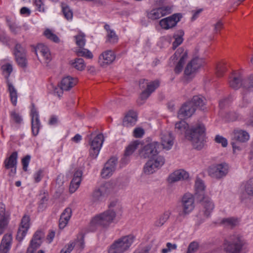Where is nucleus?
<instances>
[{
    "instance_id": "1",
    "label": "nucleus",
    "mask_w": 253,
    "mask_h": 253,
    "mask_svg": "<svg viewBox=\"0 0 253 253\" xmlns=\"http://www.w3.org/2000/svg\"><path fill=\"white\" fill-rule=\"evenodd\" d=\"M174 131L179 135L184 134L194 148L200 150L203 147L206 128L203 124L199 123L189 127L188 124L182 120L175 123Z\"/></svg>"
},
{
    "instance_id": "2",
    "label": "nucleus",
    "mask_w": 253,
    "mask_h": 253,
    "mask_svg": "<svg viewBox=\"0 0 253 253\" xmlns=\"http://www.w3.org/2000/svg\"><path fill=\"white\" fill-rule=\"evenodd\" d=\"M116 216V212L111 209L95 215L90 221L89 231L93 232L99 228H107L113 222Z\"/></svg>"
},
{
    "instance_id": "3",
    "label": "nucleus",
    "mask_w": 253,
    "mask_h": 253,
    "mask_svg": "<svg viewBox=\"0 0 253 253\" xmlns=\"http://www.w3.org/2000/svg\"><path fill=\"white\" fill-rule=\"evenodd\" d=\"M132 234L123 236L116 240L110 246L108 253H124L128 251L135 241Z\"/></svg>"
},
{
    "instance_id": "4",
    "label": "nucleus",
    "mask_w": 253,
    "mask_h": 253,
    "mask_svg": "<svg viewBox=\"0 0 253 253\" xmlns=\"http://www.w3.org/2000/svg\"><path fill=\"white\" fill-rule=\"evenodd\" d=\"M160 152V144L157 141H153L144 145L139 151V155L142 158L156 159Z\"/></svg>"
},
{
    "instance_id": "5",
    "label": "nucleus",
    "mask_w": 253,
    "mask_h": 253,
    "mask_svg": "<svg viewBox=\"0 0 253 253\" xmlns=\"http://www.w3.org/2000/svg\"><path fill=\"white\" fill-rule=\"evenodd\" d=\"M229 166L226 163L215 164L210 166L208 169L209 176L211 177L220 179L225 177L228 173Z\"/></svg>"
},
{
    "instance_id": "6",
    "label": "nucleus",
    "mask_w": 253,
    "mask_h": 253,
    "mask_svg": "<svg viewBox=\"0 0 253 253\" xmlns=\"http://www.w3.org/2000/svg\"><path fill=\"white\" fill-rule=\"evenodd\" d=\"M188 53L187 50H185L183 48L180 47L177 49L175 53L171 56L169 59V65L172 66L174 64L175 60L179 58V60L176 64L174 68L175 73H180L183 69V65L185 63V60L187 58Z\"/></svg>"
},
{
    "instance_id": "7",
    "label": "nucleus",
    "mask_w": 253,
    "mask_h": 253,
    "mask_svg": "<svg viewBox=\"0 0 253 253\" xmlns=\"http://www.w3.org/2000/svg\"><path fill=\"white\" fill-rule=\"evenodd\" d=\"M182 211H179V216H185L190 213L195 208V200L193 195L189 193L185 194L181 200Z\"/></svg>"
},
{
    "instance_id": "8",
    "label": "nucleus",
    "mask_w": 253,
    "mask_h": 253,
    "mask_svg": "<svg viewBox=\"0 0 253 253\" xmlns=\"http://www.w3.org/2000/svg\"><path fill=\"white\" fill-rule=\"evenodd\" d=\"M164 163L165 159L163 156L157 157L156 159H149L144 167V172L146 174L153 173L160 169Z\"/></svg>"
},
{
    "instance_id": "9",
    "label": "nucleus",
    "mask_w": 253,
    "mask_h": 253,
    "mask_svg": "<svg viewBox=\"0 0 253 253\" xmlns=\"http://www.w3.org/2000/svg\"><path fill=\"white\" fill-rule=\"evenodd\" d=\"M30 117L32 133L34 136H37L39 133L40 129L42 127V125L40 122L39 112L33 104L31 108Z\"/></svg>"
},
{
    "instance_id": "10",
    "label": "nucleus",
    "mask_w": 253,
    "mask_h": 253,
    "mask_svg": "<svg viewBox=\"0 0 253 253\" xmlns=\"http://www.w3.org/2000/svg\"><path fill=\"white\" fill-rule=\"evenodd\" d=\"M104 141V137L102 133L97 134L91 140L90 142V148L89 154L92 157L94 158H97L99 154Z\"/></svg>"
},
{
    "instance_id": "11",
    "label": "nucleus",
    "mask_w": 253,
    "mask_h": 253,
    "mask_svg": "<svg viewBox=\"0 0 253 253\" xmlns=\"http://www.w3.org/2000/svg\"><path fill=\"white\" fill-rule=\"evenodd\" d=\"M182 18L180 13H175L164 18L159 21V25L164 30H169L174 27Z\"/></svg>"
},
{
    "instance_id": "12",
    "label": "nucleus",
    "mask_w": 253,
    "mask_h": 253,
    "mask_svg": "<svg viewBox=\"0 0 253 253\" xmlns=\"http://www.w3.org/2000/svg\"><path fill=\"white\" fill-rule=\"evenodd\" d=\"M117 163L118 159L116 157H111L108 160L101 170L102 177L105 179L110 177L116 170Z\"/></svg>"
},
{
    "instance_id": "13",
    "label": "nucleus",
    "mask_w": 253,
    "mask_h": 253,
    "mask_svg": "<svg viewBox=\"0 0 253 253\" xmlns=\"http://www.w3.org/2000/svg\"><path fill=\"white\" fill-rule=\"evenodd\" d=\"M30 226V218L29 215H24L21 219L16 235L19 242L23 241L27 235Z\"/></svg>"
},
{
    "instance_id": "14",
    "label": "nucleus",
    "mask_w": 253,
    "mask_h": 253,
    "mask_svg": "<svg viewBox=\"0 0 253 253\" xmlns=\"http://www.w3.org/2000/svg\"><path fill=\"white\" fill-rule=\"evenodd\" d=\"M171 7L169 6H165L153 8L147 14L148 17L152 20H156L161 18L166 15L171 13Z\"/></svg>"
},
{
    "instance_id": "15",
    "label": "nucleus",
    "mask_w": 253,
    "mask_h": 253,
    "mask_svg": "<svg viewBox=\"0 0 253 253\" xmlns=\"http://www.w3.org/2000/svg\"><path fill=\"white\" fill-rule=\"evenodd\" d=\"M205 63L203 59L195 57L189 62L185 69V75L189 76L195 73Z\"/></svg>"
},
{
    "instance_id": "16",
    "label": "nucleus",
    "mask_w": 253,
    "mask_h": 253,
    "mask_svg": "<svg viewBox=\"0 0 253 253\" xmlns=\"http://www.w3.org/2000/svg\"><path fill=\"white\" fill-rule=\"evenodd\" d=\"M146 84L147 85L146 89L144 90L140 94V98L142 100L147 99L150 94L158 88L160 85L159 82L158 81H155L151 82H148L147 81L143 80L140 82V86L141 87H144L142 84Z\"/></svg>"
},
{
    "instance_id": "17",
    "label": "nucleus",
    "mask_w": 253,
    "mask_h": 253,
    "mask_svg": "<svg viewBox=\"0 0 253 253\" xmlns=\"http://www.w3.org/2000/svg\"><path fill=\"white\" fill-rule=\"evenodd\" d=\"M44 236V233L41 230L37 231L30 242V245L28 247L27 253H34L40 247L42 244V239Z\"/></svg>"
},
{
    "instance_id": "18",
    "label": "nucleus",
    "mask_w": 253,
    "mask_h": 253,
    "mask_svg": "<svg viewBox=\"0 0 253 253\" xmlns=\"http://www.w3.org/2000/svg\"><path fill=\"white\" fill-rule=\"evenodd\" d=\"M116 55L112 50L103 51L98 58V62L102 67H106L112 64L115 60Z\"/></svg>"
},
{
    "instance_id": "19",
    "label": "nucleus",
    "mask_w": 253,
    "mask_h": 253,
    "mask_svg": "<svg viewBox=\"0 0 253 253\" xmlns=\"http://www.w3.org/2000/svg\"><path fill=\"white\" fill-rule=\"evenodd\" d=\"M161 145L164 149L170 150L173 145L174 137L172 133L169 131H163L160 134Z\"/></svg>"
},
{
    "instance_id": "20",
    "label": "nucleus",
    "mask_w": 253,
    "mask_h": 253,
    "mask_svg": "<svg viewBox=\"0 0 253 253\" xmlns=\"http://www.w3.org/2000/svg\"><path fill=\"white\" fill-rule=\"evenodd\" d=\"M231 136L232 140L242 143L247 142L250 138L249 133L246 130L240 128L234 129Z\"/></svg>"
},
{
    "instance_id": "21",
    "label": "nucleus",
    "mask_w": 253,
    "mask_h": 253,
    "mask_svg": "<svg viewBox=\"0 0 253 253\" xmlns=\"http://www.w3.org/2000/svg\"><path fill=\"white\" fill-rule=\"evenodd\" d=\"M18 153L15 151L6 158L4 162L6 169H11V174L14 175L16 172V166L17 164Z\"/></svg>"
},
{
    "instance_id": "22",
    "label": "nucleus",
    "mask_w": 253,
    "mask_h": 253,
    "mask_svg": "<svg viewBox=\"0 0 253 253\" xmlns=\"http://www.w3.org/2000/svg\"><path fill=\"white\" fill-rule=\"evenodd\" d=\"M82 169H78L75 171L69 187V191L71 193H74L79 188L82 180Z\"/></svg>"
},
{
    "instance_id": "23",
    "label": "nucleus",
    "mask_w": 253,
    "mask_h": 253,
    "mask_svg": "<svg viewBox=\"0 0 253 253\" xmlns=\"http://www.w3.org/2000/svg\"><path fill=\"white\" fill-rule=\"evenodd\" d=\"M13 241L11 233L5 234L2 238L0 243V253H8Z\"/></svg>"
},
{
    "instance_id": "24",
    "label": "nucleus",
    "mask_w": 253,
    "mask_h": 253,
    "mask_svg": "<svg viewBox=\"0 0 253 253\" xmlns=\"http://www.w3.org/2000/svg\"><path fill=\"white\" fill-rule=\"evenodd\" d=\"M200 200L203 209L202 212L206 217H209L214 208V205L212 201L207 197L201 198Z\"/></svg>"
},
{
    "instance_id": "25",
    "label": "nucleus",
    "mask_w": 253,
    "mask_h": 253,
    "mask_svg": "<svg viewBox=\"0 0 253 253\" xmlns=\"http://www.w3.org/2000/svg\"><path fill=\"white\" fill-rule=\"evenodd\" d=\"M196 108L190 102L182 106L178 111L177 116L180 119H185L191 117L195 111Z\"/></svg>"
},
{
    "instance_id": "26",
    "label": "nucleus",
    "mask_w": 253,
    "mask_h": 253,
    "mask_svg": "<svg viewBox=\"0 0 253 253\" xmlns=\"http://www.w3.org/2000/svg\"><path fill=\"white\" fill-rule=\"evenodd\" d=\"M189 174L185 170L180 169L175 170L169 176L168 181L170 183H173L178 181L184 180L188 179Z\"/></svg>"
},
{
    "instance_id": "27",
    "label": "nucleus",
    "mask_w": 253,
    "mask_h": 253,
    "mask_svg": "<svg viewBox=\"0 0 253 253\" xmlns=\"http://www.w3.org/2000/svg\"><path fill=\"white\" fill-rule=\"evenodd\" d=\"M9 221V215L5 212L4 205L0 203V236L2 234Z\"/></svg>"
},
{
    "instance_id": "28",
    "label": "nucleus",
    "mask_w": 253,
    "mask_h": 253,
    "mask_svg": "<svg viewBox=\"0 0 253 253\" xmlns=\"http://www.w3.org/2000/svg\"><path fill=\"white\" fill-rule=\"evenodd\" d=\"M229 84L232 88L235 89H238L241 86H243V75L239 72L233 73L230 76Z\"/></svg>"
},
{
    "instance_id": "29",
    "label": "nucleus",
    "mask_w": 253,
    "mask_h": 253,
    "mask_svg": "<svg viewBox=\"0 0 253 253\" xmlns=\"http://www.w3.org/2000/svg\"><path fill=\"white\" fill-rule=\"evenodd\" d=\"M78 83V79L71 76H67L62 79L60 85L64 91H68Z\"/></svg>"
},
{
    "instance_id": "30",
    "label": "nucleus",
    "mask_w": 253,
    "mask_h": 253,
    "mask_svg": "<svg viewBox=\"0 0 253 253\" xmlns=\"http://www.w3.org/2000/svg\"><path fill=\"white\" fill-rule=\"evenodd\" d=\"M72 213V210L70 208H67L64 210L59 221V226L60 229H63L67 225Z\"/></svg>"
},
{
    "instance_id": "31",
    "label": "nucleus",
    "mask_w": 253,
    "mask_h": 253,
    "mask_svg": "<svg viewBox=\"0 0 253 253\" xmlns=\"http://www.w3.org/2000/svg\"><path fill=\"white\" fill-rule=\"evenodd\" d=\"M35 52L37 55L38 53H40L47 62H49L51 59V54L47 46L42 43L38 44L35 48Z\"/></svg>"
},
{
    "instance_id": "32",
    "label": "nucleus",
    "mask_w": 253,
    "mask_h": 253,
    "mask_svg": "<svg viewBox=\"0 0 253 253\" xmlns=\"http://www.w3.org/2000/svg\"><path fill=\"white\" fill-rule=\"evenodd\" d=\"M7 90L9 93V97L11 103L14 105L16 106L17 102V91L12 84L7 80L6 81Z\"/></svg>"
},
{
    "instance_id": "33",
    "label": "nucleus",
    "mask_w": 253,
    "mask_h": 253,
    "mask_svg": "<svg viewBox=\"0 0 253 253\" xmlns=\"http://www.w3.org/2000/svg\"><path fill=\"white\" fill-rule=\"evenodd\" d=\"M137 114L133 111H129L125 116L123 125L127 127L134 126L137 121Z\"/></svg>"
},
{
    "instance_id": "34",
    "label": "nucleus",
    "mask_w": 253,
    "mask_h": 253,
    "mask_svg": "<svg viewBox=\"0 0 253 253\" xmlns=\"http://www.w3.org/2000/svg\"><path fill=\"white\" fill-rule=\"evenodd\" d=\"M195 188L196 194L199 199L201 198L205 197V190L206 186L204 181L199 178H197L195 181Z\"/></svg>"
},
{
    "instance_id": "35",
    "label": "nucleus",
    "mask_w": 253,
    "mask_h": 253,
    "mask_svg": "<svg viewBox=\"0 0 253 253\" xmlns=\"http://www.w3.org/2000/svg\"><path fill=\"white\" fill-rule=\"evenodd\" d=\"M104 28L107 31L106 41L112 44L118 42L119 40L118 36L113 30L111 29L110 26L106 24L104 26Z\"/></svg>"
},
{
    "instance_id": "36",
    "label": "nucleus",
    "mask_w": 253,
    "mask_h": 253,
    "mask_svg": "<svg viewBox=\"0 0 253 253\" xmlns=\"http://www.w3.org/2000/svg\"><path fill=\"white\" fill-rule=\"evenodd\" d=\"M170 215V212L169 211H165L160 215L154 222V226L160 227L163 226L168 220Z\"/></svg>"
},
{
    "instance_id": "37",
    "label": "nucleus",
    "mask_w": 253,
    "mask_h": 253,
    "mask_svg": "<svg viewBox=\"0 0 253 253\" xmlns=\"http://www.w3.org/2000/svg\"><path fill=\"white\" fill-rule=\"evenodd\" d=\"M139 145V142L138 140H135L131 142L126 148L124 156L125 157H129L137 149Z\"/></svg>"
},
{
    "instance_id": "38",
    "label": "nucleus",
    "mask_w": 253,
    "mask_h": 253,
    "mask_svg": "<svg viewBox=\"0 0 253 253\" xmlns=\"http://www.w3.org/2000/svg\"><path fill=\"white\" fill-rule=\"evenodd\" d=\"M70 64L72 67L79 71H83L85 67V64L82 58H76L70 61Z\"/></svg>"
},
{
    "instance_id": "39",
    "label": "nucleus",
    "mask_w": 253,
    "mask_h": 253,
    "mask_svg": "<svg viewBox=\"0 0 253 253\" xmlns=\"http://www.w3.org/2000/svg\"><path fill=\"white\" fill-rule=\"evenodd\" d=\"M243 92L247 93L253 90V75H251L246 80L243 81Z\"/></svg>"
},
{
    "instance_id": "40",
    "label": "nucleus",
    "mask_w": 253,
    "mask_h": 253,
    "mask_svg": "<svg viewBox=\"0 0 253 253\" xmlns=\"http://www.w3.org/2000/svg\"><path fill=\"white\" fill-rule=\"evenodd\" d=\"M220 223L224 226L232 228L236 226L238 224L239 221L237 218L229 217L222 218Z\"/></svg>"
},
{
    "instance_id": "41",
    "label": "nucleus",
    "mask_w": 253,
    "mask_h": 253,
    "mask_svg": "<svg viewBox=\"0 0 253 253\" xmlns=\"http://www.w3.org/2000/svg\"><path fill=\"white\" fill-rule=\"evenodd\" d=\"M205 98L201 95H196L193 96L190 103H192L193 106L202 108L205 104Z\"/></svg>"
},
{
    "instance_id": "42",
    "label": "nucleus",
    "mask_w": 253,
    "mask_h": 253,
    "mask_svg": "<svg viewBox=\"0 0 253 253\" xmlns=\"http://www.w3.org/2000/svg\"><path fill=\"white\" fill-rule=\"evenodd\" d=\"M184 35V32L181 30H178L177 32V33L174 34V41L172 43V47L173 49H174L176 48L179 45H180L183 41V36Z\"/></svg>"
},
{
    "instance_id": "43",
    "label": "nucleus",
    "mask_w": 253,
    "mask_h": 253,
    "mask_svg": "<svg viewBox=\"0 0 253 253\" xmlns=\"http://www.w3.org/2000/svg\"><path fill=\"white\" fill-rule=\"evenodd\" d=\"M44 36L48 40L56 42L58 43L60 42L59 38L50 29H46L44 33Z\"/></svg>"
},
{
    "instance_id": "44",
    "label": "nucleus",
    "mask_w": 253,
    "mask_h": 253,
    "mask_svg": "<svg viewBox=\"0 0 253 253\" xmlns=\"http://www.w3.org/2000/svg\"><path fill=\"white\" fill-rule=\"evenodd\" d=\"M76 52L78 56H83L88 59H92L93 56L90 51L83 47H80L79 49L76 50Z\"/></svg>"
},
{
    "instance_id": "45",
    "label": "nucleus",
    "mask_w": 253,
    "mask_h": 253,
    "mask_svg": "<svg viewBox=\"0 0 253 253\" xmlns=\"http://www.w3.org/2000/svg\"><path fill=\"white\" fill-rule=\"evenodd\" d=\"M7 24L9 27V30L13 34H19L21 30V28L17 23L14 22H11L7 20Z\"/></svg>"
},
{
    "instance_id": "46",
    "label": "nucleus",
    "mask_w": 253,
    "mask_h": 253,
    "mask_svg": "<svg viewBox=\"0 0 253 253\" xmlns=\"http://www.w3.org/2000/svg\"><path fill=\"white\" fill-rule=\"evenodd\" d=\"M75 248L77 251H81L84 247V236L82 235H79L76 240L74 242Z\"/></svg>"
},
{
    "instance_id": "47",
    "label": "nucleus",
    "mask_w": 253,
    "mask_h": 253,
    "mask_svg": "<svg viewBox=\"0 0 253 253\" xmlns=\"http://www.w3.org/2000/svg\"><path fill=\"white\" fill-rule=\"evenodd\" d=\"M77 45L80 47H83L86 42L85 35L84 33H80L74 37Z\"/></svg>"
},
{
    "instance_id": "48",
    "label": "nucleus",
    "mask_w": 253,
    "mask_h": 253,
    "mask_svg": "<svg viewBox=\"0 0 253 253\" xmlns=\"http://www.w3.org/2000/svg\"><path fill=\"white\" fill-rule=\"evenodd\" d=\"M63 13L67 20H71L73 17V12L70 7L66 4L61 3Z\"/></svg>"
},
{
    "instance_id": "49",
    "label": "nucleus",
    "mask_w": 253,
    "mask_h": 253,
    "mask_svg": "<svg viewBox=\"0 0 253 253\" xmlns=\"http://www.w3.org/2000/svg\"><path fill=\"white\" fill-rule=\"evenodd\" d=\"M3 75L6 79V81L9 80L8 78L12 71V66L10 63H7L1 66Z\"/></svg>"
},
{
    "instance_id": "50",
    "label": "nucleus",
    "mask_w": 253,
    "mask_h": 253,
    "mask_svg": "<svg viewBox=\"0 0 253 253\" xmlns=\"http://www.w3.org/2000/svg\"><path fill=\"white\" fill-rule=\"evenodd\" d=\"M246 192L249 195H253V177L248 180L244 186Z\"/></svg>"
},
{
    "instance_id": "51",
    "label": "nucleus",
    "mask_w": 253,
    "mask_h": 253,
    "mask_svg": "<svg viewBox=\"0 0 253 253\" xmlns=\"http://www.w3.org/2000/svg\"><path fill=\"white\" fill-rule=\"evenodd\" d=\"M16 61L18 64L21 67H25L27 64V59L26 54H21L15 56Z\"/></svg>"
},
{
    "instance_id": "52",
    "label": "nucleus",
    "mask_w": 253,
    "mask_h": 253,
    "mask_svg": "<svg viewBox=\"0 0 253 253\" xmlns=\"http://www.w3.org/2000/svg\"><path fill=\"white\" fill-rule=\"evenodd\" d=\"M246 92H243V98L239 103V106L241 108L248 107L251 102V100L246 94Z\"/></svg>"
},
{
    "instance_id": "53",
    "label": "nucleus",
    "mask_w": 253,
    "mask_h": 253,
    "mask_svg": "<svg viewBox=\"0 0 253 253\" xmlns=\"http://www.w3.org/2000/svg\"><path fill=\"white\" fill-rule=\"evenodd\" d=\"M33 3L38 11L44 12L45 8L42 0H33Z\"/></svg>"
},
{
    "instance_id": "54",
    "label": "nucleus",
    "mask_w": 253,
    "mask_h": 253,
    "mask_svg": "<svg viewBox=\"0 0 253 253\" xmlns=\"http://www.w3.org/2000/svg\"><path fill=\"white\" fill-rule=\"evenodd\" d=\"M215 141L218 144H221L223 147H226L228 145L227 139L221 135H216L214 138Z\"/></svg>"
},
{
    "instance_id": "55",
    "label": "nucleus",
    "mask_w": 253,
    "mask_h": 253,
    "mask_svg": "<svg viewBox=\"0 0 253 253\" xmlns=\"http://www.w3.org/2000/svg\"><path fill=\"white\" fill-rule=\"evenodd\" d=\"M10 118L11 120L17 124H20L22 122V117L19 113H16L15 111H11L10 112Z\"/></svg>"
},
{
    "instance_id": "56",
    "label": "nucleus",
    "mask_w": 253,
    "mask_h": 253,
    "mask_svg": "<svg viewBox=\"0 0 253 253\" xmlns=\"http://www.w3.org/2000/svg\"><path fill=\"white\" fill-rule=\"evenodd\" d=\"M26 54V50L24 47L20 44L17 43L15 45L14 51V54L15 56Z\"/></svg>"
},
{
    "instance_id": "57",
    "label": "nucleus",
    "mask_w": 253,
    "mask_h": 253,
    "mask_svg": "<svg viewBox=\"0 0 253 253\" xmlns=\"http://www.w3.org/2000/svg\"><path fill=\"white\" fill-rule=\"evenodd\" d=\"M92 200L94 202H98L102 200V193L99 189L95 190L92 193Z\"/></svg>"
},
{
    "instance_id": "58",
    "label": "nucleus",
    "mask_w": 253,
    "mask_h": 253,
    "mask_svg": "<svg viewBox=\"0 0 253 253\" xmlns=\"http://www.w3.org/2000/svg\"><path fill=\"white\" fill-rule=\"evenodd\" d=\"M43 170L40 169L36 171L33 174L34 181L36 183H38L42 180L43 177Z\"/></svg>"
},
{
    "instance_id": "59",
    "label": "nucleus",
    "mask_w": 253,
    "mask_h": 253,
    "mask_svg": "<svg viewBox=\"0 0 253 253\" xmlns=\"http://www.w3.org/2000/svg\"><path fill=\"white\" fill-rule=\"evenodd\" d=\"M198 247V243L196 242L191 243L188 247L187 253H195L197 251Z\"/></svg>"
},
{
    "instance_id": "60",
    "label": "nucleus",
    "mask_w": 253,
    "mask_h": 253,
    "mask_svg": "<svg viewBox=\"0 0 253 253\" xmlns=\"http://www.w3.org/2000/svg\"><path fill=\"white\" fill-rule=\"evenodd\" d=\"M226 71V67L224 64L220 63L216 67V73L218 76H222L223 73Z\"/></svg>"
},
{
    "instance_id": "61",
    "label": "nucleus",
    "mask_w": 253,
    "mask_h": 253,
    "mask_svg": "<svg viewBox=\"0 0 253 253\" xmlns=\"http://www.w3.org/2000/svg\"><path fill=\"white\" fill-rule=\"evenodd\" d=\"M144 134V129L141 127H137L133 130V135L136 138H140Z\"/></svg>"
},
{
    "instance_id": "62",
    "label": "nucleus",
    "mask_w": 253,
    "mask_h": 253,
    "mask_svg": "<svg viewBox=\"0 0 253 253\" xmlns=\"http://www.w3.org/2000/svg\"><path fill=\"white\" fill-rule=\"evenodd\" d=\"M30 161V156L29 155L26 156L22 160V163L23 165V169L24 171H26L28 169V167Z\"/></svg>"
},
{
    "instance_id": "63",
    "label": "nucleus",
    "mask_w": 253,
    "mask_h": 253,
    "mask_svg": "<svg viewBox=\"0 0 253 253\" xmlns=\"http://www.w3.org/2000/svg\"><path fill=\"white\" fill-rule=\"evenodd\" d=\"M231 145L232 146L234 154H238L242 150V147L237 143L232 142Z\"/></svg>"
},
{
    "instance_id": "64",
    "label": "nucleus",
    "mask_w": 253,
    "mask_h": 253,
    "mask_svg": "<svg viewBox=\"0 0 253 253\" xmlns=\"http://www.w3.org/2000/svg\"><path fill=\"white\" fill-rule=\"evenodd\" d=\"M223 27V23L221 21L219 20L214 25V31L215 33L218 32Z\"/></svg>"
}]
</instances>
